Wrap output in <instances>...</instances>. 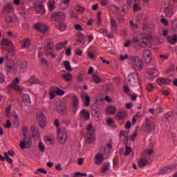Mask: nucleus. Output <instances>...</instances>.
Returning a JSON list of instances; mask_svg holds the SVG:
<instances>
[{
  "label": "nucleus",
  "mask_w": 177,
  "mask_h": 177,
  "mask_svg": "<svg viewBox=\"0 0 177 177\" xmlns=\"http://www.w3.org/2000/svg\"><path fill=\"white\" fill-rule=\"evenodd\" d=\"M127 64L130 65L131 68L135 71H142L145 64L143 61L138 56H130L128 59Z\"/></svg>",
  "instance_id": "obj_1"
},
{
  "label": "nucleus",
  "mask_w": 177,
  "mask_h": 177,
  "mask_svg": "<svg viewBox=\"0 0 177 177\" xmlns=\"http://www.w3.org/2000/svg\"><path fill=\"white\" fill-rule=\"evenodd\" d=\"M132 44L140 48H146L147 46V38L146 34L140 32H134L133 34Z\"/></svg>",
  "instance_id": "obj_2"
},
{
  "label": "nucleus",
  "mask_w": 177,
  "mask_h": 177,
  "mask_svg": "<svg viewBox=\"0 0 177 177\" xmlns=\"http://www.w3.org/2000/svg\"><path fill=\"white\" fill-rule=\"evenodd\" d=\"M154 150L153 149H147L142 153V158L138 161V167L140 168H143V167H146V165H149V160H150V157H151V154Z\"/></svg>",
  "instance_id": "obj_3"
},
{
  "label": "nucleus",
  "mask_w": 177,
  "mask_h": 177,
  "mask_svg": "<svg viewBox=\"0 0 177 177\" xmlns=\"http://www.w3.org/2000/svg\"><path fill=\"white\" fill-rule=\"evenodd\" d=\"M46 2V0H37L33 3V9L38 15H45L46 12V8L44 3Z\"/></svg>",
  "instance_id": "obj_4"
},
{
  "label": "nucleus",
  "mask_w": 177,
  "mask_h": 177,
  "mask_svg": "<svg viewBox=\"0 0 177 177\" xmlns=\"http://www.w3.org/2000/svg\"><path fill=\"white\" fill-rule=\"evenodd\" d=\"M87 133L85 135L86 143H93L95 142V128L90 123L86 128Z\"/></svg>",
  "instance_id": "obj_5"
},
{
  "label": "nucleus",
  "mask_w": 177,
  "mask_h": 177,
  "mask_svg": "<svg viewBox=\"0 0 177 177\" xmlns=\"http://www.w3.org/2000/svg\"><path fill=\"white\" fill-rule=\"evenodd\" d=\"M68 139V133L66 129H60L57 131V140L60 145H66Z\"/></svg>",
  "instance_id": "obj_6"
},
{
  "label": "nucleus",
  "mask_w": 177,
  "mask_h": 177,
  "mask_svg": "<svg viewBox=\"0 0 177 177\" xmlns=\"http://www.w3.org/2000/svg\"><path fill=\"white\" fill-rule=\"evenodd\" d=\"M20 80L19 77H16L13 81L12 83L8 85V89H14V91H16L17 92H19V93H23V88L20 87Z\"/></svg>",
  "instance_id": "obj_7"
},
{
  "label": "nucleus",
  "mask_w": 177,
  "mask_h": 177,
  "mask_svg": "<svg viewBox=\"0 0 177 177\" xmlns=\"http://www.w3.org/2000/svg\"><path fill=\"white\" fill-rule=\"evenodd\" d=\"M128 81L132 86H137L140 84L139 75L137 73H131L128 75Z\"/></svg>",
  "instance_id": "obj_8"
},
{
  "label": "nucleus",
  "mask_w": 177,
  "mask_h": 177,
  "mask_svg": "<svg viewBox=\"0 0 177 177\" xmlns=\"http://www.w3.org/2000/svg\"><path fill=\"white\" fill-rule=\"evenodd\" d=\"M80 106V98L77 95L72 96V106L71 111L73 114H75L78 111V106Z\"/></svg>",
  "instance_id": "obj_9"
},
{
  "label": "nucleus",
  "mask_w": 177,
  "mask_h": 177,
  "mask_svg": "<svg viewBox=\"0 0 177 177\" xmlns=\"http://www.w3.org/2000/svg\"><path fill=\"white\" fill-rule=\"evenodd\" d=\"M21 149H30L31 147V138L30 137H24L19 145Z\"/></svg>",
  "instance_id": "obj_10"
},
{
  "label": "nucleus",
  "mask_w": 177,
  "mask_h": 177,
  "mask_svg": "<svg viewBox=\"0 0 177 177\" xmlns=\"http://www.w3.org/2000/svg\"><path fill=\"white\" fill-rule=\"evenodd\" d=\"M56 110L60 115H66L67 113H68V111L67 109V106H66V104L63 103L58 104L56 106Z\"/></svg>",
  "instance_id": "obj_11"
},
{
  "label": "nucleus",
  "mask_w": 177,
  "mask_h": 177,
  "mask_svg": "<svg viewBox=\"0 0 177 177\" xmlns=\"http://www.w3.org/2000/svg\"><path fill=\"white\" fill-rule=\"evenodd\" d=\"M102 162H104V155L102 153H97L94 156V164L102 165Z\"/></svg>",
  "instance_id": "obj_12"
},
{
  "label": "nucleus",
  "mask_w": 177,
  "mask_h": 177,
  "mask_svg": "<svg viewBox=\"0 0 177 177\" xmlns=\"http://www.w3.org/2000/svg\"><path fill=\"white\" fill-rule=\"evenodd\" d=\"M30 131L32 132V139H34L35 140H39V139H41V133L35 126H32L30 127Z\"/></svg>",
  "instance_id": "obj_13"
},
{
  "label": "nucleus",
  "mask_w": 177,
  "mask_h": 177,
  "mask_svg": "<svg viewBox=\"0 0 177 177\" xmlns=\"http://www.w3.org/2000/svg\"><path fill=\"white\" fill-rule=\"evenodd\" d=\"M38 122L40 128H45V125H46V117L44 113H41L37 116Z\"/></svg>",
  "instance_id": "obj_14"
},
{
  "label": "nucleus",
  "mask_w": 177,
  "mask_h": 177,
  "mask_svg": "<svg viewBox=\"0 0 177 177\" xmlns=\"http://www.w3.org/2000/svg\"><path fill=\"white\" fill-rule=\"evenodd\" d=\"M143 57H144V62L145 63H151V53L150 52V50L145 49L143 52Z\"/></svg>",
  "instance_id": "obj_15"
},
{
  "label": "nucleus",
  "mask_w": 177,
  "mask_h": 177,
  "mask_svg": "<svg viewBox=\"0 0 177 177\" xmlns=\"http://www.w3.org/2000/svg\"><path fill=\"white\" fill-rule=\"evenodd\" d=\"M35 30L37 31H41V32H46L48 31V26L45 24L42 23H37L35 25Z\"/></svg>",
  "instance_id": "obj_16"
},
{
  "label": "nucleus",
  "mask_w": 177,
  "mask_h": 177,
  "mask_svg": "<svg viewBox=\"0 0 177 177\" xmlns=\"http://www.w3.org/2000/svg\"><path fill=\"white\" fill-rule=\"evenodd\" d=\"M82 102L86 107H88L91 104V97L86 93H83L81 95Z\"/></svg>",
  "instance_id": "obj_17"
},
{
  "label": "nucleus",
  "mask_w": 177,
  "mask_h": 177,
  "mask_svg": "<svg viewBox=\"0 0 177 177\" xmlns=\"http://www.w3.org/2000/svg\"><path fill=\"white\" fill-rule=\"evenodd\" d=\"M52 17H56L57 19H60L61 20H66L67 16L63 12H53Z\"/></svg>",
  "instance_id": "obj_18"
},
{
  "label": "nucleus",
  "mask_w": 177,
  "mask_h": 177,
  "mask_svg": "<svg viewBox=\"0 0 177 177\" xmlns=\"http://www.w3.org/2000/svg\"><path fill=\"white\" fill-rule=\"evenodd\" d=\"M80 117L83 118V120L88 121L91 117V113L86 109H82L80 112Z\"/></svg>",
  "instance_id": "obj_19"
},
{
  "label": "nucleus",
  "mask_w": 177,
  "mask_h": 177,
  "mask_svg": "<svg viewBox=\"0 0 177 177\" xmlns=\"http://www.w3.org/2000/svg\"><path fill=\"white\" fill-rule=\"evenodd\" d=\"M164 12L167 15V17H172L174 15V7L172 6H168L165 8Z\"/></svg>",
  "instance_id": "obj_20"
},
{
  "label": "nucleus",
  "mask_w": 177,
  "mask_h": 177,
  "mask_svg": "<svg viewBox=\"0 0 177 177\" xmlns=\"http://www.w3.org/2000/svg\"><path fill=\"white\" fill-rule=\"evenodd\" d=\"M115 111H117V108L113 106H108L105 110V113L108 115H113V114H115Z\"/></svg>",
  "instance_id": "obj_21"
},
{
  "label": "nucleus",
  "mask_w": 177,
  "mask_h": 177,
  "mask_svg": "<svg viewBox=\"0 0 177 177\" xmlns=\"http://www.w3.org/2000/svg\"><path fill=\"white\" fill-rule=\"evenodd\" d=\"M157 82L159 85H168L172 82V80L168 78H160L158 79Z\"/></svg>",
  "instance_id": "obj_22"
},
{
  "label": "nucleus",
  "mask_w": 177,
  "mask_h": 177,
  "mask_svg": "<svg viewBox=\"0 0 177 177\" xmlns=\"http://www.w3.org/2000/svg\"><path fill=\"white\" fill-rule=\"evenodd\" d=\"M145 129H147L149 132L156 129V123L154 122H147L145 124Z\"/></svg>",
  "instance_id": "obj_23"
},
{
  "label": "nucleus",
  "mask_w": 177,
  "mask_h": 177,
  "mask_svg": "<svg viewBox=\"0 0 177 177\" xmlns=\"http://www.w3.org/2000/svg\"><path fill=\"white\" fill-rule=\"evenodd\" d=\"M111 30L113 32H116L117 31V21H115V19L113 17H111Z\"/></svg>",
  "instance_id": "obj_24"
},
{
  "label": "nucleus",
  "mask_w": 177,
  "mask_h": 177,
  "mask_svg": "<svg viewBox=\"0 0 177 177\" xmlns=\"http://www.w3.org/2000/svg\"><path fill=\"white\" fill-rule=\"evenodd\" d=\"M28 67V64L27 62H22L18 67V70L19 73H26V71L27 70Z\"/></svg>",
  "instance_id": "obj_25"
},
{
  "label": "nucleus",
  "mask_w": 177,
  "mask_h": 177,
  "mask_svg": "<svg viewBox=\"0 0 177 177\" xmlns=\"http://www.w3.org/2000/svg\"><path fill=\"white\" fill-rule=\"evenodd\" d=\"M127 117H128V114H127V111H121L116 115L117 120H124V118H127Z\"/></svg>",
  "instance_id": "obj_26"
},
{
  "label": "nucleus",
  "mask_w": 177,
  "mask_h": 177,
  "mask_svg": "<svg viewBox=\"0 0 177 177\" xmlns=\"http://www.w3.org/2000/svg\"><path fill=\"white\" fill-rule=\"evenodd\" d=\"M110 168V163L109 162H104L103 163L102 166L100 167V171L102 172V174H104L105 172H107Z\"/></svg>",
  "instance_id": "obj_27"
},
{
  "label": "nucleus",
  "mask_w": 177,
  "mask_h": 177,
  "mask_svg": "<svg viewBox=\"0 0 177 177\" xmlns=\"http://www.w3.org/2000/svg\"><path fill=\"white\" fill-rule=\"evenodd\" d=\"M62 78L67 82H71L73 80V75L70 73H66L65 74H62Z\"/></svg>",
  "instance_id": "obj_28"
},
{
  "label": "nucleus",
  "mask_w": 177,
  "mask_h": 177,
  "mask_svg": "<svg viewBox=\"0 0 177 177\" xmlns=\"http://www.w3.org/2000/svg\"><path fill=\"white\" fill-rule=\"evenodd\" d=\"M56 4V1L55 0H50L48 3V8L50 12H53L55 10V5Z\"/></svg>",
  "instance_id": "obj_29"
},
{
  "label": "nucleus",
  "mask_w": 177,
  "mask_h": 177,
  "mask_svg": "<svg viewBox=\"0 0 177 177\" xmlns=\"http://www.w3.org/2000/svg\"><path fill=\"white\" fill-rule=\"evenodd\" d=\"M19 19L17 17H12L11 16H7L6 17V23L10 24V23H16Z\"/></svg>",
  "instance_id": "obj_30"
},
{
  "label": "nucleus",
  "mask_w": 177,
  "mask_h": 177,
  "mask_svg": "<svg viewBox=\"0 0 177 177\" xmlns=\"http://www.w3.org/2000/svg\"><path fill=\"white\" fill-rule=\"evenodd\" d=\"M57 30H59V31L63 32L65 31L67 28V25L65 23H61L58 25H56Z\"/></svg>",
  "instance_id": "obj_31"
},
{
  "label": "nucleus",
  "mask_w": 177,
  "mask_h": 177,
  "mask_svg": "<svg viewBox=\"0 0 177 177\" xmlns=\"http://www.w3.org/2000/svg\"><path fill=\"white\" fill-rule=\"evenodd\" d=\"M62 66H64L67 71H73V68L71 67L70 61H64Z\"/></svg>",
  "instance_id": "obj_32"
},
{
  "label": "nucleus",
  "mask_w": 177,
  "mask_h": 177,
  "mask_svg": "<svg viewBox=\"0 0 177 177\" xmlns=\"http://www.w3.org/2000/svg\"><path fill=\"white\" fill-rule=\"evenodd\" d=\"M175 165L174 167H167L162 170H160V174H168L172 171V169H175Z\"/></svg>",
  "instance_id": "obj_33"
},
{
  "label": "nucleus",
  "mask_w": 177,
  "mask_h": 177,
  "mask_svg": "<svg viewBox=\"0 0 177 177\" xmlns=\"http://www.w3.org/2000/svg\"><path fill=\"white\" fill-rule=\"evenodd\" d=\"M167 39L169 44H171V45H175V44L177 42V36L176 35H174L172 37H168Z\"/></svg>",
  "instance_id": "obj_34"
},
{
  "label": "nucleus",
  "mask_w": 177,
  "mask_h": 177,
  "mask_svg": "<svg viewBox=\"0 0 177 177\" xmlns=\"http://www.w3.org/2000/svg\"><path fill=\"white\" fill-rule=\"evenodd\" d=\"M6 66L9 70H13L15 68V61L13 59H9L6 62Z\"/></svg>",
  "instance_id": "obj_35"
},
{
  "label": "nucleus",
  "mask_w": 177,
  "mask_h": 177,
  "mask_svg": "<svg viewBox=\"0 0 177 177\" xmlns=\"http://www.w3.org/2000/svg\"><path fill=\"white\" fill-rule=\"evenodd\" d=\"M77 35L78 37L77 42H80V44H82V42H84V44H85V35L80 32H77Z\"/></svg>",
  "instance_id": "obj_36"
},
{
  "label": "nucleus",
  "mask_w": 177,
  "mask_h": 177,
  "mask_svg": "<svg viewBox=\"0 0 177 177\" xmlns=\"http://www.w3.org/2000/svg\"><path fill=\"white\" fill-rule=\"evenodd\" d=\"M13 10V4L10 3L7 4L4 8V12H7V13H10Z\"/></svg>",
  "instance_id": "obj_37"
},
{
  "label": "nucleus",
  "mask_w": 177,
  "mask_h": 177,
  "mask_svg": "<svg viewBox=\"0 0 177 177\" xmlns=\"http://www.w3.org/2000/svg\"><path fill=\"white\" fill-rule=\"evenodd\" d=\"M120 138L123 140H128V131H121L120 134Z\"/></svg>",
  "instance_id": "obj_38"
},
{
  "label": "nucleus",
  "mask_w": 177,
  "mask_h": 177,
  "mask_svg": "<svg viewBox=\"0 0 177 177\" xmlns=\"http://www.w3.org/2000/svg\"><path fill=\"white\" fill-rule=\"evenodd\" d=\"M31 45V40L26 39L22 42V48H28Z\"/></svg>",
  "instance_id": "obj_39"
},
{
  "label": "nucleus",
  "mask_w": 177,
  "mask_h": 177,
  "mask_svg": "<svg viewBox=\"0 0 177 177\" xmlns=\"http://www.w3.org/2000/svg\"><path fill=\"white\" fill-rule=\"evenodd\" d=\"M1 44L2 45H6V46H13V43L8 39H3Z\"/></svg>",
  "instance_id": "obj_40"
},
{
  "label": "nucleus",
  "mask_w": 177,
  "mask_h": 177,
  "mask_svg": "<svg viewBox=\"0 0 177 177\" xmlns=\"http://www.w3.org/2000/svg\"><path fill=\"white\" fill-rule=\"evenodd\" d=\"M44 142L48 143V145H53V142H55V138L46 137L44 138Z\"/></svg>",
  "instance_id": "obj_41"
},
{
  "label": "nucleus",
  "mask_w": 177,
  "mask_h": 177,
  "mask_svg": "<svg viewBox=\"0 0 177 177\" xmlns=\"http://www.w3.org/2000/svg\"><path fill=\"white\" fill-rule=\"evenodd\" d=\"M22 135L24 138H28V128L27 127H24L22 128Z\"/></svg>",
  "instance_id": "obj_42"
},
{
  "label": "nucleus",
  "mask_w": 177,
  "mask_h": 177,
  "mask_svg": "<svg viewBox=\"0 0 177 177\" xmlns=\"http://www.w3.org/2000/svg\"><path fill=\"white\" fill-rule=\"evenodd\" d=\"M66 45H67V41H64L62 43H59L56 45V49H63V48H66Z\"/></svg>",
  "instance_id": "obj_43"
},
{
  "label": "nucleus",
  "mask_w": 177,
  "mask_h": 177,
  "mask_svg": "<svg viewBox=\"0 0 177 177\" xmlns=\"http://www.w3.org/2000/svg\"><path fill=\"white\" fill-rule=\"evenodd\" d=\"M147 73L149 75H151L152 77H156L157 73V69L152 68V69H148Z\"/></svg>",
  "instance_id": "obj_44"
},
{
  "label": "nucleus",
  "mask_w": 177,
  "mask_h": 177,
  "mask_svg": "<svg viewBox=\"0 0 177 177\" xmlns=\"http://www.w3.org/2000/svg\"><path fill=\"white\" fill-rule=\"evenodd\" d=\"M92 78H93V81L95 83V84H100L101 82V80H100V77L97 75H93L92 76Z\"/></svg>",
  "instance_id": "obj_45"
},
{
  "label": "nucleus",
  "mask_w": 177,
  "mask_h": 177,
  "mask_svg": "<svg viewBox=\"0 0 177 177\" xmlns=\"http://www.w3.org/2000/svg\"><path fill=\"white\" fill-rule=\"evenodd\" d=\"M110 9L113 13H118V12H120V8L117 6L112 5L111 6Z\"/></svg>",
  "instance_id": "obj_46"
},
{
  "label": "nucleus",
  "mask_w": 177,
  "mask_h": 177,
  "mask_svg": "<svg viewBox=\"0 0 177 177\" xmlns=\"http://www.w3.org/2000/svg\"><path fill=\"white\" fill-rule=\"evenodd\" d=\"M67 8H68V4H66V3H63V1H61L59 4V9H61V10H66Z\"/></svg>",
  "instance_id": "obj_47"
},
{
  "label": "nucleus",
  "mask_w": 177,
  "mask_h": 177,
  "mask_svg": "<svg viewBox=\"0 0 177 177\" xmlns=\"http://www.w3.org/2000/svg\"><path fill=\"white\" fill-rule=\"evenodd\" d=\"M65 93L66 92L60 88L55 90V95L57 96H63Z\"/></svg>",
  "instance_id": "obj_48"
},
{
  "label": "nucleus",
  "mask_w": 177,
  "mask_h": 177,
  "mask_svg": "<svg viewBox=\"0 0 177 177\" xmlns=\"http://www.w3.org/2000/svg\"><path fill=\"white\" fill-rule=\"evenodd\" d=\"M22 100L23 102H24V103H30V95L27 94L24 95L22 97Z\"/></svg>",
  "instance_id": "obj_49"
},
{
  "label": "nucleus",
  "mask_w": 177,
  "mask_h": 177,
  "mask_svg": "<svg viewBox=\"0 0 177 177\" xmlns=\"http://www.w3.org/2000/svg\"><path fill=\"white\" fill-rule=\"evenodd\" d=\"M39 150L41 152L44 153L45 151V145L42 142H39Z\"/></svg>",
  "instance_id": "obj_50"
},
{
  "label": "nucleus",
  "mask_w": 177,
  "mask_h": 177,
  "mask_svg": "<svg viewBox=\"0 0 177 177\" xmlns=\"http://www.w3.org/2000/svg\"><path fill=\"white\" fill-rule=\"evenodd\" d=\"M99 32L100 34H103V35H107V34H109V30H107L106 28H100Z\"/></svg>",
  "instance_id": "obj_51"
},
{
  "label": "nucleus",
  "mask_w": 177,
  "mask_h": 177,
  "mask_svg": "<svg viewBox=\"0 0 177 177\" xmlns=\"http://www.w3.org/2000/svg\"><path fill=\"white\" fill-rule=\"evenodd\" d=\"M130 27L131 30H136L138 28V24L133 23V21H130Z\"/></svg>",
  "instance_id": "obj_52"
},
{
  "label": "nucleus",
  "mask_w": 177,
  "mask_h": 177,
  "mask_svg": "<svg viewBox=\"0 0 177 177\" xmlns=\"http://www.w3.org/2000/svg\"><path fill=\"white\" fill-rule=\"evenodd\" d=\"M121 62H124V60H127V59H129V55L128 54L121 55L120 57Z\"/></svg>",
  "instance_id": "obj_53"
},
{
  "label": "nucleus",
  "mask_w": 177,
  "mask_h": 177,
  "mask_svg": "<svg viewBox=\"0 0 177 177\" xmlns=\"http://www.w3.org/2000/svg\"><path fill=\"white\" fill-rule=\"evenodd\" d=\"M131 151H132V148H131L130 147L127 146L126 147V151L124 152V156H129V154H131Z\"/></svg>",
  "instance_id": "obj_54"
},
{
  "label": "nucleus",
  "mask_w": 177,
  "mask_h": 177,
  "mask_svg": "<svg viewBox=\"0 0 177 177\" xmlns=\"http://www.w3.org/2000/svg\"><path fill=\"white\" fill-rule=\"evenodd\" d=\"M39 172H40V174H48V171L45 169H42V168H39L37 171L35 172V174H38Z\"/></svg>",
  "instance_id": "obj_55"
},
{
  "label": "nucleus",
  "mask_w": 177,
  "mask_h": 177,
  "mask_svg": "<svg viewBox=\"0 0 177 177\" xmlns=\"http://www.w3.org/2000/svg\"><path fill=\"white\" fill-rule=\"evenodd\" d=\"M160 59H162V60H168V59H169V55L168 54L160 55Z\"/></svg>",
  "instance_id": "obj_56"
},
{
  "label": "nucleus",
  "mask_w": 177,
  "mask_h": 177,
  "mask_svg": "<svg viewBox=\"0 0 177 177\" xmlns=\"http://www.w3.org/2000/svg\"><path fill=\"white\" fill-rule=\"evenodd\" d=\"M75 28L77 31H82L84 28H82V26L81 24H76L75 25Z\"/></svg>",
  "instance_id": "obj_57"
},
{
  "label": "nucleus",
  "mask_w": 177,
  "mask_h": 177,
  "mask_svg": "<svg viewBox=\"0 0 177 177\" xmlns=\"http://www.w3.org/2000/svg\"><path fill=\"white\" fill-rule=\"evenodd\" d=\"M133 10V12H138V10H140V6H139V4L138 3L134 4Z\"/></svg>",
  "instance_id": "obj_58"
},
{
  "label": "nucleus",
  "mask_w": 177,
  "mask_h": 177,
  "mask_svg": "<svg viewBox=\"0 0 177 177\" xmlns=\"http://www.w3.org/2000/svg\"><path fill=\"white\" fill-rule=\"evenodd\" d=\"M147 89L149 91V92H151V91L154 89V86L152 84H149L147 86Z\"/></svg>",
  "instance_id": "obj_59"
},
{
  "label": "nucleus",
  "mask_w": 177,
  "mask_h": 177,
  "mask_svg": "<svg viewBox=\"0 0 177 177\" xmlns=\"http://www.w3.org/2000/svg\"><path fill=\"white\" fill-rule=\"evenodd\" d=\"M18 12L21 16L26 15V9H24V8H21Z\"/></svg>",
  "instance_id": "obj_60"
},
{
  "label": "nucleus",
  "mask_w": 177,
  "mask_h": 177,
  "mask_svg": "<svg viewBox=\"0 0 177 177\" xmlns=\"http://www.w3.org/2000/svg\"><path fill=\"white\" fill-rule=\"evenodd\" d=\"M71 47H68L66 50L65 55H66V56H71Z\"/></svg>",
  "instance_id": "obj_61"
},
{
  "label": "nucleus",
  "mask_w": 177,
  "mask_h": 177,
  "mask_svg": "<svg viewBox=\"0 0 177 177\" xmlns=\"http://www.w3.org/2000/svg\"><path fill=\"white\" fill-rule=\"evenodd\" d=\"M75 53L77 55V56H82V53H84V51L80 48H77Z\"/></svg>",
  "instance_id": "obj_62"
},
{
  "label": "nucleus",
  "mask_w": 177,
  "mask_h": 177,
  "mask_svg": "<svg viewBox=\"0 0 177 177\" xmlns=\"http://www.w3.org/2000/svg\"><path fill=\"white\" fill-rule=\"evenodd\" d=\"M106 124L109 126H111L112 124H114V120H113L112 118L107 119Z\"/></svg>",
  "instance_id": "obj_63"
},
{
  "label": "nucleus",
  "mask_w": 177,
  "mask_h": 177,
  "mask_svg": "<svg viewBox=\"0 0 177 177\" xmlns=\"http://www.w3.org/2000/svg\"><path fill=\"white\" fill-rule=\"evenodd\" d=\"M172 28L174 30V31H176L177 32V21H174L172 23Z\"/></svg>",
  "instance_id": "obj_64"
}]
</instances>
